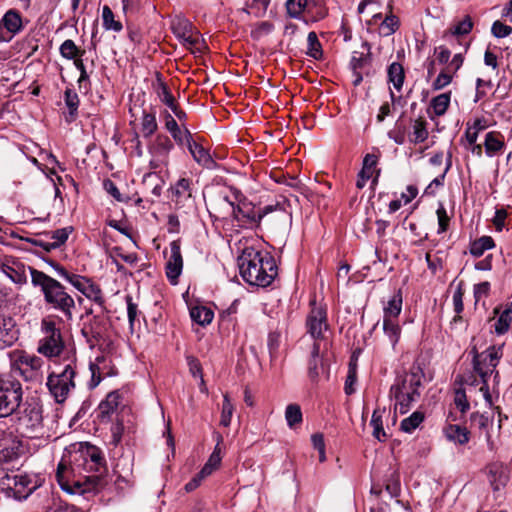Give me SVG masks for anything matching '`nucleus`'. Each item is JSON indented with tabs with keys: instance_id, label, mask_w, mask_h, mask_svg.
Returning <instances> with one entry per match:
<instances>
[{
	"instance_id": "3",
	"label": "nucleus",
	"mask_w": 512,
	"mask_h": 512,
	"mask_svg": "<svg viewBox=\"0 0 512 512\" xmlns=\"http://www.w3.org/2000/svg\"><path fill=\"white\" fill-rule=\"evenodd\" d=\"M31 281L34 286L41 288L47 303L64 312L67 317H72L71 309L75 306V302L57 280L44 272L32 269Z\"/></svg>"
},
{
	"instance_id": "42",
	"label": "nucleus",
	"mask_w": 512,
	"mask_h": 512,
	"mask_svg": "<svg viewBox=\"0 0 512 512\" xmlns=\"http://www.w3.org/2000/svg\"><path fill=\"white\" fill-rule=\"evenodd\" d=\"M285 419L290 428H294L302 422V412L298 404H289L285 410Z\"/></svg>"
},
{
	"instance_id": "36",
	"label": "nucleus",
	"mask_w": 512,
	"mask_h": 512,
	"mask_svg": "<svg viewBox=\"0 0 512 512\" xmlns=\"http://www.w3.org/2000/svg\"><path fill=\"white\" fill-rule=\"evenodd\" d=\"M307 331L315 342L326 340L329 325L327 322H307Z\"/></svg>"
},
{
	"instance_id": "56",
	"label": "nucleus",
	"mask_w": 512,
	"mask_h": 512,
	"mask_svg": "<svg viewBox=\"0 0 512 512\" xmlns=\"http://www.w3.org/2000/svg\"><path fill=\"white\" fill-rule=\"evenodd\" d=\"M473 27L472 20L469 16H466L464 20L459 22L451 29V33L456 36L468 34Z\"/></svg>"
},
{
	"instance_id": "51",
	"label": "nucleus",
	"mask_w": 512,
	"mask_h": 512,
	"mask_svg": "<svg viewBox=\"0 0 512 512\" xmlns=\"http://www.w3.org/2000/svg\"><path fill=\"white\" fill-rule=\"evenodd\" d=\"M234 407L228 397L227 394L224 395L223 404H222V412L220 424L224 427H227L231 423V418L233 415Z\"/></svg>"
},
{
	"instance_id": "13",
	"label": "nucleus",
	"mask_w": 512,
	"mask_h": 512,
	"mask_svg": "<svg viewBox=\"0 0 512 512\" xmlns=\"http://www.w3.org/2000/svg\"><path fill=\"white\" fill-rule=\"evenodd\" d=\"M103 487L97 476H84V479L69 480L62 484L61 489L69 494L82 495L87 497L95 494Z\"/></svg>"
},
{
	"instance_id": "38",
	"label": "nucleus",
	"mask_w": 512,
	"mask_h": 512,
	"mask_svg": "<svg viewBox=\"0 0 512 512\" xmlns=\"http://www.w3.org/2000/svg\"><path fill=\"white\" fill-rule=\"evenodd\" d=\"M494 240L490 236H482L475 240L470 247V253L475 257H480L486 250L494 247Z\"/></svg>"
},
{
	"instance_id": "11",
	"label": "nucleus",
	"mask_w": 512,
	"mask_h": 512,
	"mask_svg": "<svg viewBox=\"0 0 512 512\" xmlns=\"http://www.w3.org/2000/svg\"><path fill=\"white\" fill-rule=\"evenodd\" d=\"M64 348L61 330L55 326V322H42L37 352L47 358H54L59 357Z\"/></svg>"
},
{
	"instance_id": "10",
	"label": "nucleus",
	"mask_w": 512,
	"mask_h": 512,
	"mask_svg": "<svg viewBox=\"0 0 512 512\" xmlns=\"http://www.w3.org/2000/svg\"><path fill=\"white\" fill-rule=\"evenodd\" d=\"M75 375V360L70 359L61 372H53L48 376L46 385L57 403H63L75 388Z\"/></svg>"
},
{
	"instance_id": "48",
	"label": "nucleus",
	"mask_w": 512,
	"mask_h": 512,
	"mask_svg": "<svg viewBox=\"0 0 512 512\" xmlns=\"http://www.w3.org/2000/svg\"><path fill=\"white\" fill-rule=\"evenodd\" d=\"M220 462H221V457H220V449H219V443H218L216 445L213 453L210 455L207 463L201 469L202 474H206L207 476H209L220 465Z\"/></svg>"
},
{
	"instance_id": "25",
	"label": "nucleus",
	"mask_w": 512,
	"mask_h": 512,
	"mask_svg": "<svg viewBox=\"0 0 512 512\" xmlns=\"http://www.w3.org/2000/svg\"><path fill=\"white\" fill-rule=\"evenodd\" d=\"M19 337L15 322H0V350L12 346Z\"/></svg>"
},
{
	"instance_id": "14",
	"label": "nucleus",
	"mask_w": 512,
	"mask_h": 512,
	"mask_svg": "<svg viewBox=\"0 0 512 512\" xmlns=\"http://www.w3.org/2000/svg\"><path fill=\"white\" fill-rule=\"evenodd\" d=\"M91 379L88 383L91 389L99 385L104 377H110L117 374V370L108 355L97 356L94 362L89 365Z\"/></svg>"
},
{
	"instance_id": "44",
	"label": "nucleus",
	"mask_w": 512,
	"mask_h": 512,
	"mask_svg": "<svg viewBox=\"0 0 512 512\" xmlns=\"http://www.w3.org/2000/svg\"><path fill=\"white\" fill-rule=\"evenodd\" d=\"M307 42H308L307 54L316 60L320 59L322 57V49H321V44L318 40L317 34L313 31L310 32L307 37Z\"/></svg>"
},
{
	"instance_id": "22",
	"label": "nucleus",
	"mask_w": 512,
	"mask_h": 512,
	"mask_svg": "<svg viewBox=\"0 0 512 512\" xmlns=\"http://www.w3.org/2000/svg\"><path fill=\"white\" fill-rule=\"evenodd\" d=\"M488 476L493 490L498 491L507 484L509 471L502 463H493L488 467Z\"/></svg>"
},
{
	"instance_id": "39",
	"label": "nucleus",
	"mask_w": 512,
	"mask_h": 512,
	"mask_svg": "<svg viewBox=\"0 0 512 512\" xmlns=\"http://www.w3.org/2000/svg\"><path fill=\"white\" fill-rule=\"evenodd\" d=\"M102 22L106 30L120 32L123 28L120 21L115 20L114 13L109 6L105 5L102 9Z\"/></svg>"
},
{
	"instance_id": "52",
	"label": "nucleus",
	"mask_w": 512,
	"mask_h": 512,
	"mask_svg": "<svg viewBox=\"0 0 512 512\" xmlns=\"http://www.w3.org/2000/svg\"><path fill=\"white\" fill-rule=\"evenodd\" d=\"M413 142L414 143H422L428 137V131L426 128L425 121L421 119H417L413 125Z\"/></svg>"
},
{
	"instance_id": "15",
	"label": "nucleus",
	"mask_w": 512,
	"mask_h": 512,
	"mask_svg": "<svg viewBox=\"0 0 512 512\" xmlns=\"http://www.w3.org/2000/svg\"><path fill=\"white\" fill-rule=\"evenodd\" d=\"M23 27L20 13L15 9L8 10L0 20V42H9Z\"/></svg>"
},
{
	"instance_id": "57",
	"label": "nucleus",
	"mask_w": 512,
	"mask_h": 512,
	"mask_svg": "<svg viewBox=\"0 0 512 512\" xmlns=\"http://www.w3.org/2000/svg\"><path fill=\"white\" fill-rule=\"evenodd\" d=\"M307 320H327V311L324 306L317 304L316 302L311 303V311L307 317Z\"/></svg>"
},
{
	"instance_id": "6",
	"label": "nucleus",
	"mask_w": 512,
	"mask_h": 512,
	"mask_svg": "<svg viewBox=\"0 0 512 512\" xmlns=\"http://www.w3.org/2000/svg\"><path fill=\"white\" fill-rule=\"evenodd\" d=\"M471 353L473 354V370L479 375L482 382L480 391L483 393V396L488 404L492 405V398L488 386V377L493 373H495V378L498 377L499 373L496 371V367L498 365L499 359L502 356L500 348L491 346L483 353H478L477 349L474 347L471 350Z\"/></svg>"
},
{
	"instance_id": "47",
	"label": "nucleus",
	"mask_w": 512,
	"mask_h": 512,
	"mask_svg": "<svg viewBox=\"0 0 512 512\" xmlns=\"http://www.w3.org/2000/svg\"><path fill=\"white\" fill-rule=\"evenodd\" d=\"M398 28H399V19L397 16L392 15V14L386 16V18L383 20V22L380 25L381 33L384 36L392 35L393 33L396 32V30Z\"/></svg>"
},
{
	"instance_id": "59",
	"label": "nucleus",
	"mask_w": 512,
	"mask_h": 512,
	"mask_svg": "<svg viewBox=\"0 0 512 512\" xmlns=\"http://www.w3.org/2000/svg\"><path fill=\"white\" fill-rule=\"evenodd\" d=\"M436 214L439 226L438 234H441L447 230L450 218L446 212V209L442 205L437 209Z\"/></svg>"
},
{
	"instance_id": "30",
	"label": "nucleus",
	"mask_w": 512,
	"mask_h": 512,
	"mask_svg": "<svg viewBox=\"0 0 512 512\" xmlns=\"http://www.w3.org/2000/svg\"><path fill=\"white\" fill-rule=\"evenodd\" d=\"M362 48L366 51V53L364 51H362V52L354 51L352 54L350 66L353 71L362 69L364 66L368 65L371 61V52H370L371 46H370V44L365 41L362 43Z\"/></svg>"
},
{
	"instance_id": "34",
	"label": "nucleus",
	"mask_w": 512,
	"mask_h": 512,
	"mask_svg": "<svg viewBox=\"0 0 512 512\" xmlns=\"http://www.w3.org/2000/svg\"><path fill=\"white\" fill-rule=\"evenodd\" d=\"M425 415L421 411L413 412L400 423V429L405 433H412L424 421Z\"/></svg>"
},
{
	"instance_id": "43",
	"label": "nucleus",
	"mask_w": 512,
	"mask_h": 512,
	"mask_svg": "<svg viewBox=\"0 0 512 512\" xmlns=\"http://www.w3.org/2000/svg\"><path fill=\"white\" fill-rule=\"evenodd\" d=\"M157 121L154 114L144 113L141 121V129L144 137H150L157 130Z\"/></svg>"
},
{
	"instance_id": "37",
	"label": "nucleus",
	"mask_w": 512,
	"mask_h": 512,
	"mask_svg": "<svg viewBox=\"0 0 512 512\" xmlns=\"http://www.w3.org/2000/svg\"><path fill=\"white\" fill-rule=\"evenodd\" d=\"M60 54L63 58L67 60H74L79 59L78 57L82 56L84 54L83 50H80L73 40L67 39L65 40L60 48H59Z\"/></svg>"
},
{
	"instance_id": "46",
	"label": "nucleus",
	"mask_w": 512,
	"mask_h": 512,
	"mask_svg": "<svg viewBox=\"0 0 512 512\" xmlns=\"http://www.w3.org/2000/svg\"><path fill=\"white\" fill-rule=\"evenodd\" d=\"M191 180L187 178L179 179L173 187V192L177 197L190 198L192 196Z\"/></svg>"
},
{
	"instance_id": "21",
	"label": "nucleus",
	"mask_w": 512,
	"mask_h": 512,
	"mask_svg": "<svg viewBox=\"0 0 512 512\" xmlns=\"http://www.w3.org/2000/svg\"><path fill=\"white\" fill-rule=\"evenodd\" d=\"M82 335L86 338L91 347L95 345L94 341L106 340L110 336L103 322H85L81 328Z\"/></svg>"
},
{
	"instance_id": "60",
	"label": "nucleus",
	"mask_w": 512,
	"mask_h": 512,
	"mask_svg": "<svg viewBox=\"0 0 512 512\" xmlns=\"http://www.w3.org/2000/svg\"><path fill=\"white\" fill-rule=\"evenodd\" d=\"M471 424L479 429H486L491 422L487 415L478 412L472 413L470 416Z\"/></svg>"
},
{
	"instance_id": "54",
	"label": "nucleus",
	"mask_w": 512,
	"mask_h": 512,
	"mask_svg": "<svg viewBox=\"0 0 512 512\" xmlns=\"http://www.w3.org/2000/svg\"><path fill=\"white\" fill-rule=\"evenodd\" d=\"M158 97L160 98L161 102L166 104L170 109L176 105L175 98L169 91L166 84L161 83L158 91H157Z\"/></svg>"
},
{
	"instance_id": "29",
	"label": "nucleus",
	"mask_w": 512,
	"mask_h": 512,
	"mask_svg": "<svg viewBox=\"0 0 512 512\" xmlns=\"http://www.w3.org/2000/svg\"><path fill=\"white\" fill-rule=\"evenodd\" d=\"M484 146L487 156L492 157L504 148V138L499 132H488L485 136Z\"/></svg>"
},
{
	"instance_id": "9",
	"label": "nucleus",
	"mask_w": 512,
	"mask_h": 512,
	"mask_svg": "<svg viewBox=\"0 0 512 512\" xmlns=\"http://www.w3.org/2000/svg\"><path fill=\"white\" fill-rule=\"evenodd\" d=\"M23 400L21 382L12 374L0 376V418L8 417L20 408Z\"/></svg>"
},
{
	"instance_id": "2",
	"label": "nucleus",
	"mask_w": 512,
	"mask_h": 512,
	"mask_svg": "<svg viewBox=\"0 0 512 512\" xmlns=\"http://www.w3.org/2000/svg\"><path fill=\"white\" fill-rule=\"evenodd\" d=\"M424 372L419 365H413L410 370L399 376L391 386V394L396 400L395 410L406 414L412 405L420 398V388L423 386Z\"/></svg>"
},
{
	"instance_id": "28",
	"label": "nucleus",
	"mask_w": 512,
	"mask_h": 512,
	"mask_svg": "<svg viewBox=\"0 0 512 512\" xmlns=\"http://www.w3.org/2000/svg\"><path fill=\"white\" fill-rule=\"evenodd\" d=\"M446 438L459 445H464L469 442V431L465 427L455 424H449L444 428Z\"/></svg>"
},
{
	"instance_id": "40",
	"label": "nucleus",
	"mask_w": 512,
	"mask_h": 512,
	"mask_svg": "<svg viewBox=\"0 0 512 512\" xmlns=\"http://www.w3.org/2000/svg\"><path fill=\"white\" fill-rule=\"evenodd\" d=\"M64 100L67 108L69 109V121H72L76 118L78 112V94L73 89L67 88L64 93Z\"/></svg>"
},
{
	"instance_id": "35",
	"label": "nucleus",
	"mask_w": 512,
	"mask_h": 512,
	"mask_svg": "<svg viewBox=\"0 0 512 512\" xmlns=\"http://www.w3.org/2000/svg\"><path fill=\"white\" fill-rule=\"evenodd\" d=\"M451 99V92L442 93L432 98L430 106L436 116H442L446 113Z\"/></svg>"
},
{
	"instance_id": "32",
	"label": "nucleus",
	"mask_w": 512,
	"mask_h": 512,
	"mask_svg": "<svg viewBox=\"0 0 512 512\" xmlns=\"http://www.w3.org/2000/svg\"><path fill=\"white\" fill-rule=\"evenodd\" d=\"M385 412V409L376 408L373 411L372 418H371V426L373 427V436L383 442L386 440V433L383 428V422H382V415Z\"/></svg>"
},
{
	"instance_id": "63",
	"label": "nucleus",
	"mask_w": 512,
	"mask_h": 512,
	"mask_svg": "<svg viewBox=\"0 0 512 512\" xmlns=\"http://www.w3.org/2000/svg\"><path fill=\"white\" fill-rule=\"evenodd\" d=\"M495 315H498V320H511L512 318V302L506 303L494 309Z\"/></svg>"
},
{
	"instance_id": "49",
	"label": "nucleus",
	"mask_w": 512,
	"mask_h": 512,
	"mask_svg": "<svg viewBox=\"0 0 512 512\" xmlns=\"http://www.w3.org/2000/svg\"><path fill=\"white\" fill-rule=\"evenodd\" d=\"M70 232H71V228L57 229L54 232H52L51 239H53V242H51V244H49V245H46L47 248L48 249H56V248L60 247L62 244H64L67 241Z\"/></svg>"
},
{
	"instance_id": "23",
	"label": "nucleus",
	"mask_w": 512,
	"mask_h": 512,
	"mask_svg": "<svg viewBox=\"0 0 512 512\" xmlns=\"http://www.w3.org/2000/svg\"><path fill=\"white\" fill-rule=\"evenodd\" d=\"M121 395L118 391H112L107 394L98 406V417L101 422L109 421L111 415L117 410L120 404Z\"/></svg>"
},
{
	"instance_id": "41",
	"label": "nucleus",
	"mask_w": 512,
	"mask_h": 512,
	"mask_svg": "<svg viewBox=\"0 0 512 512\" xmlns=\"http://www.w3.org/2000/svg\"><path fill=\"white\" fill-rule=\"evenodd\" d=\"M189 312L191 320H213L214 312L205 305H190Z\"/></svg>"
},
{
	"instance_id": "20",
	"label": "nucleus",
	"mask_w": 512,
	"mask_h": 512,
	"mask_svg": "<svg viewBox=\"0 0 512 512\" xmlns=\"http://www.w3.org/2000/svg\"><path fill=\"white\" fill-rule=\"evenodd\" d=\"M193 159L201 166L206 169H215L217 163L211 157L209 151L205 149L196 139L193 137L186 144Z\"/></svg>"
},
{
	"instance_id": "16",
	"label": "nucleus",
	"mask_w": 512,
	"mask_h": 512,
	"mask_svg": "<svg viewBox=\"0 0 512 512\" xmlns=\"http://www.w3.org/2000/svg\"><path fill=\"white\" fill-rule=\"evenodd\" d=\"M22 441L11 432L0 431V462H11L22 452Z\"/></svg>"
},
{
	"instance_id": "58",
	"label": "nucleus",
	"mask_w": 512,
	"mask_h": 512,
	"mask_svg": "<svg viewBox=\"0 0 512 512\" xmlns=\"http://www.w3.org/2000/svg\"><path fill=\"white\" fill-rule=\"evenodd\" d=\"M491 32L497 38H504L512 33V27L500 21H495L492 25Z\"/></svg>"
},
{
	"instance_id": "19",
	"label": "nucleus",
	"mask_w": 512,
	"mask_h": 512,
	"mask_svg": "<svg viewBox=\"0 0 512 512\" xmlns=\"http://www.w3.org/2000/svg\"><path fill=\"white\" fill-rule=\"evenodd\" d=\"M183 268V258L178 240L170 243V256L166 263V276L172 284L177 283Z\"/></svg>"
},
{
	"instance_id": "33",
	"label": "nucleus",
	"mask_w": 512,
	"mask_h": 512,
	"mask_svg": "<svg viewBox=\"0 0 512 512\" xmlns=\"http://www.w3.org/2000/svg\"><path fill=\"white\" fill-rule=\"evenodd\" d=\"M402 309V296L401 293H395L384 305V317L386 319L396 318Z\"/></svg>"
},
{
	"instance_id": "62",
	"label": "nucleus",
	"mask_w": 512,
	"mask_h": 512,
	"mask_svg": "<svg viewBox=\"0 0 512 512\" xmlns=\"http://www.w3.org/2000/svg\"><path fill=\"white\" fill-rule=\"evenodd\" d=\"M490 291V283L485 281L474 286V298L476 302L488 296Z\"/></svg>"
},
{
	"instance_id": "53",
	"label": "nucleus",
	"mask_w": 512,
	"mask_h": 512,
	"mask_svg": "<svg viewBox=\"0 0 512 512\" xmlns=\"http://www.w3.org/2000/svg\"><path fill=\"white\" fill-rule=\"evenodd\" d=\"M454 404L460 410V412L463 414L469 410L470 404L467 400L466 393H465L464 389H462V388L456 389L455 397H454Z\"/></svg>"
},
{
	"instance_id": "45",
	"label": "nucleus",
	"mask_w": 512,
	"mask_h": 512,
	"mask_svg": "<svg viewBox=\"0 0 512 512\" xmlns=\"http://www.w3.org/2000/svg\"><path fill=\"white\" fill-rule=\"evenodd\" d=\"M450 167H451V155H449L447 158L446 167H445L444 171L442 172V174H440L439 176L434 178L430 182V184L426 187V189L424 191V193L426 195H435V188L443 186L445 176H446L447 172L449 171Z\"/></svg>"
},
{
	"instance_id": "55",
	"label": "nucleus",
	"mask_w": 512,
	"mask_h": 512,
	"mask_svg": "<svg viewBox=\"0 0 512 512\" xmlns=\"http://www.w3.org/2000/svg\"><path fill=\"white\" fill-rule=\"evenodd\" d=\"M452 72L447 68L439 73L435 81L433 82V89L440 90L449 85L452 81Z\"/></svg>"
},
{
	"instance_id": "18",
	"label": "nucleus",
	"mask_w": 512,
	"mask_h": 512,
	"mask_svg": "<svg viewBox=\"0 0 512 512\" xmlns=\"http://www.w3.org/2000/svg\"><path fill=\"white\" fill-rule=\"evenodd\" d=\"M173 148V143L169 137L165 135H158L150 147V153L153 159L150 165L153 168H159L160 166H166L168 163V156Z\"/></svg>"
},
{
	"instance_id": "12",
	"label": "nucleus",
	"mask_w": 512,
	"mask_h": 512,
	"mask_svg": "<svg viewBox=\"0 0 512 512\" xmlns=\"http://www.w3.org/2000/svg\"><path fill=\"white\" fill-rule=\"evenodd\" d=\"M44 364L42 358L25 352L15 354L12 360V370L18 372L25 380L36 379Z\"/></svg>"
},
{
	"instance_id": "24",
	"label": "nucleus",
	"mask_w": 512,
	"mask_h": 512,
	"mask_svg": "<svg viewBox=\"0 0 512 512\" xmlns=\"http://www.w3.org/2000/svg\"><path fill=\"white\" fill-rule=\"evenodd\" d=\"M324 370L323 360L320 356V343L315 342L308 361V376L312 382H317Z\"/></svg>"
},
{
	"instance_id": "64",
	"label": "nucleus",
	"mask_w": 512,
	"mask_h": 512,
	"mask_svg": "<svg viewBox=\"0 0 512 512\" xmlns=\"http://www.w3.org/2000/svg\"><path fill=\"white\" fill-rule=\"evenodd\" d=\"M104 189L110 194L115 200L119 202L125 201L115 183L109 179L103 182Z\"/></svg>"
},
{
	"instance_id": "8",
	"label": "nucleus",
	"mask_w": 512,
	"mask_h": 512,
	"mask_svg": "<svg viewBox=\"0 0 512 512\" xmlns=\"http://www.w3.org/2000/svg\"><path fill=\"white\" fill-rule=\"evenodd\" d=\"M78 468L90 473L89 476H97L104 485L103 478L107 473L106 461L101 450L96 446L86 445L75 453L72 471L75 472Z\"/></svg>"
},
{
	"instance_id": "50",
	"label": "nucleus",
	"mask_w": 512,
	"mask_h": 512,
	"mask_svg": "<svg viewBox=\"0 0 512 512\" xmlns=\"http://www.w3.org/2000/svg\"><path fill=\"white\" fill-rule=\"evenodd\" d=\"M381 328L394 346L398 342L401 332L398 322H382Z\"/></svg>"
},
{
	"instance_id": "26",
	"label": "nucleus",
	"mask_w": 512,
	"mask_h": 512,
	"mask_svg": "<svg viewBox=\"0 0 512 512\" xmlns=\"http://www.w3.org/2000/svg\"><path fill=\"white\" fill-rule=\"evenodd\" d=\"M313 7H316L315 0H287L286 9L287 13L292 18H299L302 13L312 12Z\"/></svg>"
},
{
	"instance_id": "61",
	"label": "nucleus",
	"mask_w": 512,
	"mask_h": 512,
	"mask_svg": "<svg viewBox=\"0 0 512 512\" xmlns=\"http://www.w3.org/2000/svg\"><path fill=\"white\" fill-rule=\"evenodd\" d=\"M173 31L176 36L182 40L186 35L191 33V24L186 20L179 21L178 23L173 24Z\"/></svg>"
},
{
	"instance_id": "31",
	"label": "nucleus",
	"mask_w": 512,
	"mask_h": 512,
	"mask_svg": "<svg viewBox=\"0 0 512 512\" xmlns=\"http://www.w3.org/2000/svg\"><path fill=\"white\" fill-rule=\"evenodd\" d=\"M387 73H388L389 82H391L393 84V86L396 90L400 91L403 86L404 79H405V73H404L403 66L398 62H393L388 67Z\"/></svg>"
},
{
	"instance_id": "7",
	"label": "nucleus",
	"mask_w": 512,
	"mask_h": 512,
	"mask_svg": "<svg viewBox=\"0 0 512 512\" xmlns=\"http://www.w3.org/2000/svg\"><path fill=\"white\" fill-rule=\"evenodd\" d=\"M37 488L36 481L19 471L0 467V492L17 500L26 499Z\"/></svg>"
},
{
	"instance_id": "1",
	"label": "nucleus",
	"mask_w": 512,
	"mask_h": 512,
	"mask_svg": "<svg viewBox=\"0 0 512 512\" xmlns=\"http://www.w3.org/2000/svg\"><path fill=\"white\" fill-rule=\"evenodd\" d=\"M239 273L249 285L269 286L278 275L275 258L267 251L253 246L243 248L237 257Z\"/></svg>"
},
{
	"instance_id": "17",
	"label": "nucleus",
	"mask_w": 512,
	"mask_h": 512,
	"mask_svg": "<svg viewBox=\"0 0 512 512\" xmlns=\"http://www.w3.org/2000/svg\"><path fill=\"white\" fill-rule=\"evenodd\" d=\"M72 285L81 292L86 298L92 300L101 310L104 305L103 293L99 285L95 284L91 279L79 275L72 277Z\"/></svg>"
},
{
	"instance_id": "27",
	"label": "nucleus",
	"mask_w": 512,
	"mask_h": 512,
	"mask_svg": "<svg viewBox=\"0 0 512 512\" xmlns=\"http://www.w3.org/2000/svg\"><path fill=\"white\" fill-rule=\"evenodd\" d=\"M165 126L171 133L173 139L180 145H186L193 137L188 129L182 131L171 115H167Z\"/></svg>"
},
{
	"instance_id": "5",
	"label": "nucleus",
	"mask_w": 512,
	"mask_h": 512,
	"mask_svg": "<svg viewBox=\"0 0 512 512\" xmlns=\"http://www.w3.org/2000/svg\"><path fill=\"white\" fill-rule=\"evenodd\" d=\"M223 199L231 208L234 219L239 223V226L241 227L252 228L257 226L264 216L276 210H278L277 219L281 221L284 226H286L291 221V215L284 209L279 208L278 204L276 206L267 205L263 209L257 210L249 202H241L235 205L233 202L228 200L227 196H225Z\"/></svg>"
},
{
	"instance_id": "4",
	"label": "nucleus",
	"mask_w": 512,
	"mask_h": 512,
	"mask_svg": "<svg viewBox=\"0 0 512 512\" xmlns=\"http://www.w3.org/2000/svg\"><path fill=\"white\" fill-rule=\"evenodd\" d=\"M17 429L27 438L49 437L43 423V406L36 397L27 398L18 408Z\"/></svg>"
}]
</instances>
